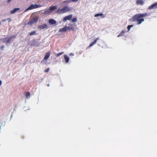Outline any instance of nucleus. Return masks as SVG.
<instances>
[{
  "label": "nucleus",
  "mask_w": 157,
  "mask_h": 157,
  "mask_svg": "<svg viewBox=\"0 0 157 157\" xmlns=\"http://www.w3.org/2000/svg\"><path fill=\"white\" fill-rule=\"evenodd\" d=\"M150 15V13L148 14L147 13L137 14L133 16L132 20L133 21H136L137 25H140L144 21L143 17L149 16Z\"/></svg>",
  "instance_id": "obj_1"
},
{
  "label": "nucleus",
  "mask_w": 157,
  "mask_h": 157,
  "mask_svg": "<svg viewBox=\"0 0 157 157\" xmlns=\"http://www.w3.org/2000/svg\"><path fill=\"white\" fill-rule=\"evenodd\" d=\"M71 10V7H69L67 6H65L61 9L58 8L56 12L57 13L60 14L65 13Z\"/></svg>",
  "instance_id": "obj_2"
},
{
  "label": "nucleus",
  "mask_w": 157,
  "mask_h": 157,
  "mask_svg": "<svg viewBox=\"0 0 157 157\" xmlns=\"http://www.w3.org/2000/svg\"><path fill=\"white\" fill-rule=\"evenodd\" d=\"M41 6V5L37 4H32L29 6L28 8H27L25 11H27L28 10H31L35 8L40 7Z\"/></svg>",
  "instance_id": "obj_3"
},
{
  "label": "nucleus",
  "mask_w": 157,
  "mask_h": 157,
  "mask_svg": "<svg viewBox=\"0 0 157 157\" xmlns=\"http://www.w3.org/2000/svg\"><path fill=\"white\" fill-rule=\"evenodd\" d=\"M38 19L39 18L38 17H34L28 22V24L30 25H32L34 24L38 21Z\"/></svg>",
  "instance_id": "obj_4"
},
{
  "label": "nucleus",
  "mask_w": 157,
  "mask_h": 157,
  "mask_svg": "<svg viewBox=\"0 0 157 157\" xmlns=\"http://www.w3.org/2000/svg\"><path fill=\"white\" fill-rule=\"evenodd\" d=\"M72 17V15L70 14L65 16L63 19V21L65 22L67 20H70L71 19Z\"/></svg>",
  "instance_id": "obj_5"
},
{
  "label": "nucleus",
  "mask_w": 157,
  "mask_h": 157,
  "mask_svg": "<svg viewBox=\"0 0 157 157\" xmlns=\"http://www.w3.org/2000/svg\"><path fill=\"white\" fill-rule=\"evenodd\" d=\"M157 8V2L150 6L148 7L149 10Z\"/></svg>",
  "instance_id": "obj_6"
},
{
  "label": "nucleus",
  "mask_w": 157,
  "mask_h": 157,
  "mask_svg": "<svg viewBox=\"0 0 157 157\" xmlns=\"http://www.w3.org/2000/svg\"><path fill=\"white\" fill-rule=\"evenodd\" d=\"M38 28L39 29H44L48 28V26L47 24H44L42 25L39 26Z\"/></svg>",
  "instance_id": "obj_7"
},
{
  "label": "nucleus",
  "mask_w": 157,
  "mask_h": 157,
  "mask_svg": "<svg viewBox=\"0 0 157 157\" xmlns=\"http://www.w3.org/2000/svg\"><path fill=\"white\" fill-rule=\"evenodd\" d=\"M99 39V38L98 37L96 39H95L94 41L90 44L89 46V48H90L92 46L94 45L95 44L97 43V40Z\"/></svg>",
  "instance_id": "obj_8"
},
{
  "label": "nucleus",
  "mask_w": 157,
  "mask_h": 157,
  "mask_svg": "<svg viewBox=\"0 0 157 157\" xmlns=\"http://www.w3.org/2000/svg\"><path fill=\"white\" fill-rule=\"evenodd\" d=\"M51 54L50 52H47L45 54V56L44 57V60H47V59L50 56Z\"/></svg>",
  "instance_id": "obj_9"
},
{
  "label": "nucleus",
  "mask_w": 157,
  "mask_h": 157,
  "mask_svg": "<svg viewBox=\"0 0 157 157\" xmlns=\"http://www.w3.org/2000/svg\"><path fill=\"white\" fill-rule=\"evenodd\" d=\"M48 22L50 25L55 24L56 23V21L53 19H49Z\"/></svg>",
  "instance_id": "obj_10"
},
{
  "label": "nucleus",
  "mask_w": 157,
  "mask_h": 157,
  "mask_svg": "<svg viewBox=\"0 0 157 157\" xmlns=\"http://www.w3.org/2000/svg\"><path fill=\"white\" fill-rule=\"evenodd\" d=\"M16 37V36L14 35L10 37L9 38H8L7 39L6 41L5 42L6 44L9 43L11 40V39L12 38H15Z\"/></svg>",
  "instance_id": "obj_11"
},
{
  "label": "nucleus",
  "mask_w": 157,
  "mask_h": 157,
  "mask_svg": "<svg viewBox=\"0 0 157 157\" xmlns=\"http://www.w3.org/2000/svg\"><path fill=\"white\" fill-rule=\"evenodd\" d=\"M69 26L67 27V29L69 30H74V28L73 27V25L71 24H70L69 25Z\"/></svg>",
  "instance_id": "obj_12"
},
{
  "label": "nucleus",
  "mask_w": 157,
  "mask_h": 157,
  "mask_svg": "<svg viewBox=\"0 0 157 157\" xmlns=\"http://www.w3.org/2000/svg\"><path fill=\"white\" fill-rule=\"evenodd\" d=\"M67 30V27L65 26L63 28L60 29L59 30V32H65Z\"/></svg>",
  "instance_id": "obj_13"
},
{
  "label": "nucleus",
  "mask_w": 157,
  "mask_h": 157,
  "mask_svg": "<svg viewBox=\"0 0 157 157\" xmlns=\"http://www.w3.org/2000/svg\"><path fill=\"white\" fill-rule=\"evenodd\" d=\"M52 12V11H51L50 9H48L45 10L44 11V13L45 14H50Z\"/></svg>",
  "instance_id": "obj_14"
},
{
  "label": "nucleus",
  "mask_w": 157,
  "mask_h": 157,
  "mask_svg": "<svg viewBox=\"0 0 157 157\" xmlns=\"http://www.w3.org/2000/svg\"><path fill=\"white\" fill-rule=\"evenodd\" d=\"M144 2L143 0H137L136 1V3L138 5H142L143 4Z\"/></svg>",
  "instance_id": "obj_15"
},
{
  "label": "nucleus",
  "mask_w": 157,
  "mask_h": 157,
  "mask_svg": "<svg viewBox=\"0 0 157 157\" xmlns=\"http://www.w3.org/2000/svg\"><path fill=\"white\" fill-rule=\"evenodd\" d=\"M64 58L65 59V62L66 63H68L69 62V58L67 55H64Z\"/></svg>",
  "instance_id": "obj_16"
},
{
  "label": "nucleus",
  "mask_w": 157,
  "mask_h": 157,
  "mask_svg": "<svg viewBox=\"0 0 157 157\" xmlns=\"http://www.w3.org/2000/svg\"><path fill=\"white\" fill-rule=\"evenodd\" d=\"M99 16H101V17L103 18L105 17V15H104L103 14H102V13H97V14H95L94 16L95 17H98Z\"/></svg>",
  "instance_id": "obj_17"
},
{
  "label": "nucleus",
  "mask_w": 157,
  "mask_h": 157,
  "mask_svg": "<svg viewBox=\"0 0 157 157\" xmlns=\"http://www.w3.org/2000/svg\"><path fill=\"white\" fill-rule=\"evenodd\" d=\"M20 10L19 8H16L14 9L13 10H12L11 11V14H13L16 12L17 11H18Z\"/></svg>",
  "instance_id": "obj_18"
},
{
  "label": "nucleus",
  "mask_w": 157,
  "mask_h": 157,
  "mask_svg": "<svg viewBox=\"0 0 157 157\" xmlns=\"http://www.w3.org/2000/svg\"><path fill=\"white\" fill-rule=\"evenodd\" d=\"M51 11H53L56 9L57 8V7L56 6H50L49 8Z\"/></svg>",
  "instance_id": "obj_19"
},
{
  "label": "nucleus",
  "mask_w": 157,
  "mask_h": 157,
  "mask_svg": "<svg viewBox=\"0 0 157 157\" xmlns=\"http://www.w3.org/2000/svg\"><path fill=\"white\" fill-rule=\"evenodd\" d=\"M26 98H29L30 96V93L29 92H25V93Z\"/></svg>",
  "instance_id": "obj_20"
},
{
  "label": "nucleus",
  "mask_w": 157,
  "mask_h": 157,
  "mask_svg": "<svg viewBox=\"0 0 157 157\" xmlns=\"http://www.w3.org/2000/svg\"><path fill=\"white\" fill-rule=\"evenodd\" d=\"M125 33V31L124 30H122L117 36V37H119L123 35Z\"/></svg>",
  "instance_id": "obj_21"
},
{
  "label": "nucleus",
  "mask_w": 157,
  "mask_h": 157,
  "mask_svg": "<svg viewBox=\"0 0 157 157\" xmlns=\"http://www.w3.org/2000/svg\"><path fill=\"white\" fill-rule=\"evenodd\" d=\"M35 43L36 41L35 40H34L32 41V43L31 44V46H36V44Z\"/></svg>",
  "instance_id": "obj_22"
},
{
  "label": "nucleus",
  "mask_w": 157,
  "mask_h": 157,
  "mask_svg": "<svg viewBox=\"0 0 157 157\" xmlns=\"http://www.w3.org/2000/svg\"><path fill=\"white\" fill-rule=\"evenodd\" d=\"M36 34V32L35 31H34L32 32L29 33V35L30 36Z\"/></svg>",
  "instance_id": "obj_23"
},
{
  "label": "nucleus",
  "mask_w": 157,
  "mask_h": 157,
  "mask_svg": "<svg viewBox=\"0 0 157 157\" xmlns=\"http://www.w3.org/2000/svg\"><path fill=\"white\" fill-rule=\"evenodd\" d=\"M77 21V17H74L71 20L72 22H76Z\"/></svg>",
  "instance_id": "obj_24"
},
{
  "label": "nucleus",
  "mask_w": 157,
  "mask_h": 157,
  "mask_svg": "<svg viewBox=\"0 0 157 157\" xmlns=\"http://www.w3.org/2000/svg\"><path fill=\"white\" fill-rule=\"evenodd\" d=\"M63 53H64V52H60V53H58V54H56L55 55V56L56 57H58V56H60L61 55H62Z\"/></svg>",
  "instance_id": "obj_25"
},
{
  "label": "nucleus",
  "mask_w": 157,
  "mask_h": 157,
  "mask_svg": "<svg viewBox=\"0 0 157 157\" xmlns=\"http://www.w3.org/2000/svg\"><path fill=\"white\" fill-rule=\"evenodd\" d=\"M70 0H68L67 1H63V3H70Z\"/></svg>",
  "instance_id": "obj_26"
},
{
  "label": "nucleus",
  "mask_w": 157,
  "mask_h": 157,
  "mask_svg": "<svg viewBox=\"0 0 157 157\" xmlns=\"http://www.w3.org/2000/svg\"><path fill=\"white\" fill-rule=\"evenodd\" d=\"M50 69L49 68H47L44 71L45 72H47L49 71Z\"/></svg>",
  "instance_id": "obj_27"
},
{
  "label": "nucleus",
  "mask_w": 157,
  "mask_h": 157,
  "mask_svg": "<svg viewBox=\"0 0 157 157\" xmlns=\"http://www.w3.org/2000/svg\"><path fill=\"white\" fill-rule=\"evenodd\" d=\"M70 2H76L78 1V0H70Z\"/></svg>",
  "instance_id": "obj_28"
},
{
  "label": "nucleus",
  "mask_w": 157,
  "mask_h": 157,
  "mask_svg": "<svg viewBox=\"0 0 157 157\" xmlns=\"http://www.w3.org/2000/svg\"><path fill=\"white\" fill-rule=\"evenodd\" d=\"M6 20H9V21H10V18H7V19H6L5 20H4L3 21H5Z\"/></svg>",
  "instance_id": "obj_29"
},
{
  "label": "nucleus",
  "mask_w": 157,
  "mask_h": 157,
  "mask_svg": "<svg viewBox=\"0 0 157 157\" xmlns=\"http://www.w3.org/2000/svg\"><path fill=\"white\" fill-rule=\"evenodd\" d=\"M128 26L129 27H130V28H131V27H133V25H128Z\"/></svg>",
  "instance_id": "obj_30"
},
{
  "label": "nucleus",
  "mask_w": 157,
  "mask_h": 157,
  "mask_svg": "<svg viewBox=\"0 0 157 157\" xmlns=\"http://www.w3.org/2000/svg\"><path fill=\"white\" fill-rule=\"evenodd\" d=\"M130 28H130V27H129L128 26V27H127V29H128V31L130 30Z\"/></svg>",
  "instance_id": "obj_31"
},
{
  "label": "nucleus",
  "mask_w": 157,
  "mask_h": 157,
  "mask_svg": "<svg viewBox=\"0 0 157 157\" xmlns=\"http://www.w3.org/2000/svg\"><path fill=\"white\" fill-rule=\"evenodd\" d=\"M1 84H2V81L0 80V86L1 85Z\"/></svg>",
  "instance_id": "obj_32"
},
{
  "label": "nucleus",
  "mask_w": 157,
  "mask_h": 157,
  "mask_svg": "<svg viewBox=\"0 0 157 157\" xmlns=\"http://www.w3.org/2000/svg\"><path fill=\"white\" fill-rule=\"evenodd\" d=\"M49 86V84H48L47 85V86Z\"/></svg>",
  "instance_id": "obj_33"
},
{
  "label": "nucleus",
  "mask_w": 157,
  "mask_h": 157,
  "mask_svg": "<svg viewBox=\"0 0 157 157\" xmlns=\"http://www.w3.org/2000/svg\"><path fill=\"white\" fill-rule=\"evenodd\" d=\"M1 25V22L0 21V25Z\"/></svg>",
  "instance_id": "obj_34"
}]
</instances>
